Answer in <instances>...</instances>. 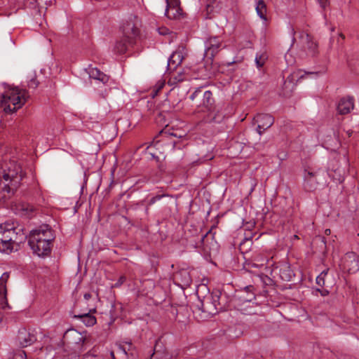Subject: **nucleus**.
Masks as SVG:
<instances>
[{
    "label": "nucleus",
    "instance_id": "f257e3e1",
    "mask_svg": "<svg viewBox=\"0 0 359 359\" xmlns=\"http://www.w3.org/2000/svg\"><path fill=\"white\" fill-rule=\"evenodd\" d=\"M24 177L21 166L14 161L0 168V202L14 194Z\"/></svg>",
    "mask_w": 359,
    "mask_h": 359
},
{
    "label": "nucleus",
    "instance_id": "f03ea898",
    "mask_svg": "<svg viewBox=\"0 0 359 359\" xmlns=\"http://www.w3.org/2000/svg\"><path fill=\"white\" fill-rule=\"evenodd\" d=\"M23 229L13 222H6L0 224V252L10 253L14 245H18L27 239Z\"/></svg>",
    "mask_w": 359,
    "mask_h": 359
},
{
    "label": "nucleus",
    "instance_id": "7ed1b4c3",
    "mask_svg": "<svg viewBox=\"0 0 359 359\" xmlns=\"http://www.w3.org/2000/svg\"><path fill=\"white\" fill-rule=\"evenodd\" d=\"M54 236L50 228L43 225L30 232L28 244L33 252L39 257L48 255L51 250V242Z\"/></svg>",
    "mask_w": 359,
    "mask_h": 359
},
{
    "label": "nucleus",
    "instance_id": "20e7f679",
    "mask_svg": "<svg viewBox=\"0 0 359 359\" xmlns=\"http://www.w3.org/2000/svg\"><path fill=\"white\" fill-rule=\"evenodd\" d=\"M228 308L227 295L219 290L213 291L195 305V310L204 313V318L215 315Z\"/></svg>",
    "mask_w": 359,
    "mask_h": 359
},
{
    "label": "nucleus",
    "instance_id": "39448f33",
    "mask_svg": "<svg viewBox=\"0 0 359 359\" xmlns=\"http://www.w3.org/2000/svg\"><path fill=\"white\" fill-rule=\"evenodd\" d=\"M28 97L26 90L13 88L2 95L1 106L6 113L11 114L21 108Z\"/></svg>",
    "mask_w": 359,
    "mask_h": 359
},
{
    "label": "nucleus",
    "instance_id": "423d86ee",
    "mask_svg": "<svg viewBox=\"0 0 359 359\" xmlns=\"http://www.w3.org/2000/svg\"><path fill=\"white\" fill-rule=\"evenodd\" d=\"M123 36L118 41L114 46V51L119 54L125 53L129 46L135 43V37L139 30L133 23H128L123 27Z\"/></svg>",
    "mask_w": 359,
    "mask_h": 359
},
{
    "label": "nucleus",
    "instance_id": "0eeeda50",
    "mask_svg": "<svg viewBox=\"0 0 359 359\" xmlns=\"http://www.w3.org/2000/svg\"><path fill=\"white\" fill-rule=\"evenodd\" d=\"M224 47L222 40L218 36H211L205 41V58L211 62L214 57Z\"/></svg>",
    "mask_w": 359,
    "mask_h": 359
},
{
    "label": "nucleus",
    "instance_id": "6e6552de",
    "mask_svg": "<svg viewBox=\"0 0 359 359\" xmlns=\"http://www.w3.org/2000/svg\"><path fill=\"white\" fill-rule=\"evenodd\" d=\"M37 340L36 332L34 330L22 327L19 329L15 341L18 345L25 348L33 344Z\"/></svg>",
    "mask_w": 359,
    "mask_h": 359
},
{
    "label": "nucleus",
    "instance_id": "1a4fd4ad",
    "mask_svg": "<svg viewBox=\"0 0 359 359\" xmlns=\"http://www.w3.org/2000/svg\"><path fill=\"white\" fill-rule=\"evenodd\" d=\"M343 270L349 273H354L359 270V256L353 252H347L341 259Z\"/></svg>",
    "mask_w": 359,
    "mask_h": 359
},
{
    "label": "nucleus",
    "instance_id": "9d476101",
    "mask_svg": "<svg viewBox=\"0 0 359 359\" xmlns=\"http://www.w3.org/2000/svg\"><path fill=\"white\" fill-rule=\"evenodd\" d=\"M168 71L170 72L168 83L170 86H175L179 83L189 80L191 78L190 75V69L189 68L182 69H178L177 68L173 69V68H172V70Z\"/></svg>",
    "mask_w": 359,
    "mask_h": 359
},
{
    "label": "nucleus",
    "instance_id": "9b49d317",
    "mask_svg": "<svg viewBox=\"0 0 359 359\" xmlns=\"http://www.w3.org/2000/svg\"><path fill=\"white\" fill-rule=\"evenodd\" d=\"M256 298L255 292H248V293H239L238 297L235 299L234 306L238 311L243 314H251V311H248L247 308L243 306L245 303H250Z\"/></svg>",
    "mask_w": 359,
    "mask_h": 359
},
{
    "label": "nucleus",
    "instance_id": "f8f14e48",
    "mask_svg": "<svg viewBox=\"0 0 359 359\" xmlns=\"http://www.w3.org/2000/svg\"><path fill=\"white\" fill-rule=\"evenodd\" d=\"M300 39L303 44V48L307 51V54L312 57L316 56L318 53V43L313 41L312 36L305 32L300 34Z\"/></svg>",
    "mask_w": 359,
    "mask_h": 359
},
{
    "label": "nucleus",
    "instance_id": "ddd939ff",
    "mask_svg": "<svg viewBox=\"0 0 359 359\" xmlns=\"http://www.w3.org/2000/svg\"><path fill=\"white\" fill-rule=\"evenodd\" d=\"M254 121L257 123V130L260 135L274 123L273 117L269 114H259Z\"/></svg>",
    "mask_w": 359,
    "mask_h": 359
},
{
    "label": "nucleus",
    "instance_id": "4468645a",
    "mask_svg": "<svg viewBox=\"0 0 359 359\" xmlns=\"http://www.w3.org/2000/svg\"><path fill=\"white\" fill-rule=\"evenodd\" d=\"M8 278L9 273L8 272L4 273L0 277V308L2 309L9 308L6 297V283Z\"/></svg>",
    "mask_w": 359,
    "mask_h": 359
},
{
    "label": "nucleus",
    "instance_id": "2eb2a0df",
    "mask_svg": "<svg viewBox=\"0 0 359 359\" xmlns=\"http://www.w3.org/2000/svg\"><path fill=\"white\" fill-rule=\"evenodd\" d=\"M317 172L305 170L304 175V187L307 191H313L317 189Z\"/></svg>",
    "mask_w": 359,
    "mask_h": 359
},
{
    "label": "nucleus",
    "instance_id": "dca6fc26",
    "mask_svg": "<svg viewBox=\"0 0 359 359\" xmlns=\"http://www.w3.org/2000/svg\"><path fill=\"white\" fill-rule=\"evenodd\" d=\"M64 338L67 342L78 346L83 345L86 341L83 334L74 329L67 330Z\"/></svg>",
    "mask_w": 359,
    "mask_h": 359
},
{
    "label": "nucleus",
    "instance_id": "f3484780",
    "mask_svg": "<svg viewBox=\"0 0 359 359\" xmlns=\"http://www.w3.org/2000/svg\"><path fill=\"white\" fill-rule=\"evenodd\" d=\"M353 98L351 97H342L338 102L337 111L339 114L344 115L351 112L353 109Z\"/></svg>",
    "mask_w": 359,
    "mask_h": 359
},
{
    "label": "nucleus",
    "instance_id": "a211bd4d",
    "mask_svg": "<svg viewBox=\"0 0 359 359\" xmlns=\"http://www.w3.org/2000/svg\"><path fill=\"white\" fill-rule=\"evenodd\" d=\"M184 60L183 48L177 49L170 56L168 61V70L175 69Z\"/></svg>",
    "mask_w": 359,
    "mask_h": 359
},
{
    "label": "nucleus",
    "instance_id": "6ab92c4d",
    "mask_svg": "<svg viewBox=\"0 0 359 359\" xmlns=\"http://www.w3.org/2000/svg\"><path fill=\"white\" fill-rule=\"evenodd\" d=\"M208 113L205 117V121L209 123H219L224 118V115L220 110L216 109L215 107L208 109Z\"/></svg>",
    "mask_w": 359,
    "mask_h": 359
},
{
    "label": "nucleus",
    "instance_id": "aec40b11",
    "mask_svg": "<svg viewBox=\"0 0 359 359\" xmlns=\"http://www.w3.org/2000/svg\"><path fill=\"white\" fill-rule=\"evenodd\" d=\"M95 311V309H90L86 312L75 314L74 318L81 319L86 326H93L96 323V318L94 316L91 315V313Z\"/></svg>",
    "mask_w": 359,
    "mask_h": 359
},
{
    "label": "nucleus",
    "instance_id": "412c9836",
    "mask_svg": "<svg viewBox=\"0 0 359 359\" xmlns=\"http://www.w3.org/2000/svg\"><path fill=\"white\" fill-rule=\"evenodd\" d=\"M118 349L127 355L128 359H135L136 351L131 341H126L118 346Z\"/></svg>",
    "mask_w": 359,
    "mask_h": 359
},
{
    "label": "nucleus",
    "instance_id": "4be33fe9",
    "mask_svg": "<svg viewBox=\"0 0 359 359\" xmlns=\"http://www.w3.org/2000/svg\"><path fill=\"white\" fill-rule=\"evenodd\" d=\"M88 72L90 78L98 80L103 83H106L109 81V76L96 67H89Z\"/></svg>",
    "mask_w": 359,
    "mask_h": 359
},
{
    "label": "nucleus",
    "instance_id": "5701e85b",
    "mask_svg": "<svg viewBox=\"0 0 359 359\" xmlns=\"http://www.w3.org/2000/svg\"><path fill=\"white\" fill-rule=\"evenodd\" d=\"M165 15L170 19L178 20L183 18L184 13L180 6L166 8Z\"/></svg>",
    "mask_w": 359,
    "mask_h": 359
},
{
    "label": "nucleus",
    "instance_id": "b1692460",
    "mask_svg": "<svg viewBox=\"0 0 359 359\" xmlns=\"http://www.w3.org/2000/svg\"><path fill=\"white\" fill-rule=\"evenodd\" d=\"M266 258H262L260 260H258L259 262H257L255 259L252 258L251 259L245 262V268L249 271H251L253 269L262 268L266 264Z\"/></svg>",
    "mask_w": 359,
    "mask_h": 359
},
{
    "label": "nucleus",
    "instance_id": "393cba45",
    "mask_svg": "<svg viewBox=\"0 0 359 359\" xmlns=\"http://www.w3.org/2000/svg\"><path fill=\"white\" fill-rule=\"evenodd\" d=\"M215 100L210 90H206L203 93V105L207 109H211L215 107Z\"/></svg>",
    "mask_w": 359,
    "mask_h": 359
},
{
    "label": "nucleus",
    "instance_id": "a878e982",
    "mask_svg": "<svg viewBox=\"0 0 359 359\" xmlns=\"http://www.w3.org/2000/svg\"><path fill=\"white\" fill-rule=\"evenodd\" d=\"M256 11L259 17L264 21L267 20L266 18V5L263 0H259L256 4Z\"/></svg>",
    "mask_w": 359,
    "mask_h": 359
},
{
    "label": "nucleus",
    "instance_id": "bb28decb",
    "mask_svg": "<svg viewBox=\"0 0 359 359\" xmlns=\"http://www.w3.org/2000/svg\"><path fill=\"white\" fill-rule=\"evenodd\" d=\"M292 271L287 265H284L280 269V276L285 281H290L292 276Z\"/></svg>",
    "mask_w": 359,
    "mask_h": 359
},
{
    "label": "nucleus",
    "instance_id": "cd10ccee",
    "mask_svg": "<svg viewBox=\"0 0 359 359\" xmlns=\"http://www.w3.org/2000/svg\"><path fill=\"white\" fill-rule=\"evenodd\" d=\"M177 277L180 278L182 283L185 286H189L191 283V276L187 270L180 271L177 273Z\"/></svg>",
    "mask_w": 359,
    "mask_h": 359
},
{
    "label": "nucleus",
    "instance_id": "c85d7f7f",
    "mask_svg": "<svg viewBox=\"0 0 359 359\" xmlns=\"http://www.w3.org/2000/svg\"><path fill=\"white\" fill-rule=\"evenodd\" d=\"M39 85V82L36 79V73L31 72L27 76V87L29 88L35 90Z\"/></svg>",
    "mask_w": 359,
    "mask_h": 359
},
{
    "label": "nucleus",
    "instance_id": "c756f323",
    "mask_svg": "<svg viewBox=\"0 0 359 359\" xmlns=\"http://www.w3.org/2000/svg\"><path fill=\"white\" fill-rule=\"evenodd\" d=\"M267 59L266 54L257 55L255 57V63L257 67L260 68L264 66Z\"/></svg>",
    "mask_w": 359,
    "mask_h": 359
},
{
    "label": "nucleus",
    "instance_id": "7c9ffc66",
    "mask_svg": "<svg viewBox=\"0 0 359 359\" xmlns=\"http://www.w3.org/2000/svg\"><path fill=\"white\" fill-rule=\"evenodd\" d=\"M329 269H326L323 271L319 276L316 278V283L319 286H324L325 285V277L327 274Z\"/></svg>",
    "mask_w": 359,
    "mask_h": 359
},
{
    "label": "nucleus",
    "instance_id": "2f4dec72",
    "mask_svg": "<svg viewBox=\"0 0 359 359\" xmlns=\"http://www.w3.org/2000/svg\"><path fill=\"white\" fill-rule=\"evenodd\" d=\"M168 196H169L168 194H161V195H156V196L152 197L148 202V206H151V205H154L156 201L161 200L163 197H166Z\"/></svg>",
    "mask_w": 359,
    "mask_h": 359
},
{
    "label": "nucleus",
    "instance_id": "473e14b6",
    "mask_svg": "<svg viewBox=\"0 0 359 359\" xmlns=\"http://www.w3.org/2000/svg\"><path fill=\"white\" fill-rule=\"evenodd\" d=\"M11 359H27V355L24 351H18L13 354Z\"/></svg>",
    "mask_w": 359,
    "mask_h": 359
},
{
    "label": "nucleus",
    "instance_id": "72a5a7b5",
    "mask_svg": "<svg viewBox=\"0 0 359 359\" xmlns=\"http://www.w3.org/2000/svg\"><path fill=\"white\" fill-rule=\"evenodd\" d=\"M203 93V88L199 87L197 88L194 92L190 95V99L191 100H194L197 97H199L202 95Z\"/></svg>",
    "mask_w": 359,
    "mask_h": 359
},
{
    "label": "nucleus",
    "instance_id": "f704fd0d",
    "mask_svg": "<svg viewBox=\"0 0 359 359\" xmlns=\"http://www.w3.org/2000/svg\"><path fill=\"white\" fill-rule=\"evenodd\" d=\"M165 1L167 4L166 8L180 6V0H165Z\"/></svg>",
    "mask_w": 359,
    "mask_h": 359
},
{
    "label": "nucleus",
    "instance_id": "c9c22d12",
    "mask_svg": "<svg viewBox=\"0 0 359 359\" xmlns=\"http://www.w3.org/2000/svg\"><path fill=\"white\" fill-rule=\"evenodd\" d=\"M254 290H255L254 286L250 285H247V286L244 287L243 289L240 291V293L245 294V293H248V292H255Z\"/></svg>",
    "mask_w": 359,
    "mask_h": 359
},
{
    "label": "nucleus",
    "instance_id": "e433bc0d",
    "mask_svg": "<svg viewBox=\"0 0 359 359\" xmlns=\"http://www.w3.org/2000/svg\"><path fill=\"white\" fill-rule=\"evenodd\" d=\"M126 278L125 276H121L118 281L115 284V286L118 287V286H120L125 281H126Z\"/></svg>",
    "mask_w": 359,
    "mask_h": 359
},
{
    "label": "nucleus",
    "instance_id": "4c0bfd02",
    "mask_svg": "<svg viewBox=\"0 0 359 359\" xmlns=\"http://www.w3.org/2000/svg\"><path fill=\"white\" fill-rule=\"evenodd\" d=\"M318 1L322 8H325V6L327 5V0H318Z\"/></svg>",
    "mask_w": 359,
    "mask_h": 359
},
{
    "label": "nucleus",
    "instance_id": "58836bf2",
    "mask_svg": "<svg viewBox=\"0 0 359 359\" xmlns=\"http://www.w3.org/2000/svg\"><path fill=\"white\" fill-rule=\"evenodd\" d=\"M252 258H253V259H255L257 262H258V260H260L262 258H265V257H263V256H261V255L259 256V255H254V256L252 257Z\"/></svg>",
    "mask_w": 359,
    "mask_h": 359
},
{
    "label": "nucleus",
    "instance_id": "ea45409f",
    "mask_svg": "<svg viewBox=\"0 0 359 359\" xmlns=\"http://www.w3.org/2000/svg\"><path fill=\"white\" fill-rule=\"evenodd\" d=\"M83 297H84V299L86 301H88L91 298V294L90 293H86Z\"/></svg>",
    "mask_w": 359,
    "mask_h": 359
},
{
    "label": "nucleus",
    "instance_id": "a19ab883",
    "mask_svg": "<svg viewBox=\"0 0 359 359\" xmlns=\"http://www.w3.org/2000/svg\"><path fill=\"white\" fill-rule=\"evenodd\" d=\"M287 82H290V83H292V80H291V79H290V78H289V77L287 79V80H286V81H285V83H284V86H287Z\"/></svg>",
    "mask_w": 359,
    "mask_h": 359
},
{
    "label": "nucleus",
    "instance_id": "79ce46f5",
    "mask_svg": "<svg viewBox=\"0 0 359 359\" xmlns=\"http://www.w3.org/2000/svg\"><path fill=\"white\" fill-rule=\"evenodd\" d=\"M352 133H353V131L351 130H348L346 131V134L348 135V137H351L352 135Z\"/></svg>",
    "mask_w": 359,
    "mask_h": 359
},
{
    "label": "nucleus",
    "instance_id": "37998d69",
    "mask_svg": "<svg viewBox=\"0 0 359 359\" xmlns=\"http://www.w3.org/2000/svg\"><path fill=\"white\" fill-rule=\"evenodd\" d=\"M326 71H327L326 67H323V69H322L320 72H316V74H318V73H320V74H324V73H325V72H326Z\"/></svg>",
    "mask_w": 359,
    "mask_h": 359
},
{
    "label": "nucleus",
    "instance_id": "c03bdc74",
    "mask_svg": "<svg viewBox=\"0 0 359 359\" xmlns=\"http://www.w3.org/2000/svg\"><path fill=\"white\" fill-rule=\"evenodd\" d=\"M161 34L165 35L167 34V29H164L163 31H159Z\"/></svg>",
    "mask_w": 359,
    "mask_h": 359
},
{
    "label": "nucleus",
    "instance_id": "a18cd8bd",
    "mask_svg": "<svg viewBox=\"0 0 359 359\" xmlns=\"http://www.w3.org/2000/svg\"><path fill=\"white\" fill-rule=\"evenodd\" d=\"M325 233L326 235H330V234L331 233V230H330V229H325Z\"/></svg>",
    "mask_w": 359,
    "mask_h": 359
},
{
    "label": "nucleus",
    "instance_id": "49530a36",
    "mask_svg": "<svg viewBox=\"0 0 359 359\" xmlns=\"http://www.w3.org/2000/svg\"><path fill=\"white\" fill-rule=\"evenodd\" d=\"M295 33L296 32L294 31V29L292 27H291V34L293 36H294Z\"/></svg>",
    "mask_w": 359,
    "mask_h": 359
},
{
    "label": "nucleus",
    "instance_id": "de8ad7c7",
    "mask_svg": "<svg viewBox=\"0 0 359 359\" xmlns=\"http://www.w3.org/2000/svg\"><path fill=\"white\" fill-rule=\"evenodd\" d=\"M248 241H250V239L245 238V240L243 241V242L241 243V245H243L245 242H248Z\"/></svg>",
    "mask_w": 359,
    "mask_h": 359
},
{
    "label": "nucleus",
    "instance_id": "09e8293b",
    "mask_svg": "<svg viewBox=\"0 0 359 359\" xmlns=\"http://www.w3.org/2000/svg\"><path fill=\"white\" fill-rule=\"evenodd\" d=\"M149 206H148V205H147V207H146V208H145V212H146L147 214H148V213H149Z\"/></svg>",
    "mask_w": 359,
    "mask_h": 359
},
{
    "label": "nucleus",
    "instance_id": "8fccbe9b",
    "mask_svg": "<svg viewBox=\"0 0 359 359\" xmlns=\"http://www.w3.org/2000/svg\"><path fill=\"white\" fill-rule=\"evenodd\" d=\"M163 85H164L163 83H161V84L159 85L158 88V90H160L161 88H163Z\"/></svg>",
    "mask_w": 359,
    "mask_h": 359
},
{
    "label": "nucleus",
    "instance_id": "3c124183",
    "mask_svg": "<svg viewBox=\"0 0 359 359\" xmlns=\"http://www.w3.org/2000/svg\"><path fill=\"white\" fill-rule=\"evenodd\" d=\"M1 323H2V314L0 312V325L1 324Z\"/></svg>",
    "mask_w": 359,
    "mask_h": 359
},
{
    "label": "nucleus",
    "instance_id": "603ef678",
    "mask_svg": "<svg viewBox=\"0 0 359 359\" xmlns=\"http://www.w3.org/2000/svg\"><path fill=\"white\" fill-rule=\"evenodd\" d=\"M111 357H112V358H114V353H113V352H111Z\"/></svg>",
    "mask_w": 359,
    "mask_h": 359
},
{
    "label": "nucleus",
    "instance_id": "864d4df0",
    "mask_svg": "<svg viewBox=\"0 0 359 359\" xmlns=\"http://www.w3.org/2000/svg\"><path fill=\"white\" fill-rule=\"evenodd\" d=\"M111 357H112V358H114V353H113V352H111Z\"/></svg>",
    "mask_w": 359,
    "mask_h": 359
},
{
    "label": "nucleus",
    "instance_id": "5fc2aeb1",
    "mask_svg": "<svg viewBox=\"0 0 359 359\" xmlns=\"http://www.w3.org/2000/svg\"><path fill=\"white\" fill-rule=\"evenodd\" d=\"M233 62H234L233 61H231V62L228 63V65L232 64Z\"/></svg>",
    "mask_w": 359,
    "mask_h": 359
}]
</instances>
